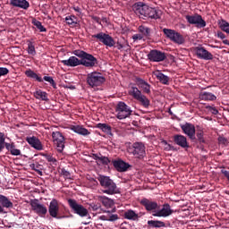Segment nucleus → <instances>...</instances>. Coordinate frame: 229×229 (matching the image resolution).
Segmentation results:
<instances>
[{
  "instance_id": "obj_1",
  "label": "nucleus",
  "mask_w": 229,
  "mask_h": 229,
  "mask_svg": "<svg viewBox=\"0 0 229 229\" xmlns=\"http://www.w3.org/2000/svg\"><path fill=\"white\" fill-rule=\"evenodd\" d=\"M132 10L140 19H160L157 9L149 7L144 2H137L132 5Z\"/></svg>"
},
{
  "instance_id": "obj_2",
  "label": "nucleus",
  "mask_w": 229,
  "mask_h": 229,
  "mask_svg": "<svg viewBox=\"0 0 229 229\" xmlns=\"http://www.w3.org/2000/svg\"><path fill=\"white\" fill-rule=\"evenodd\" d=\"M73 55L81 59V65L87 67L88 69H92V67H97L98 62V58H96L92 54H89L83 50H74Z\"/></svg>"
},
{
  "instance_id": "obj_3",
  "label": "nucleus",
  "mask_w": 229,
  "mask_h": 229,
  "mask_svg": "<svg viewBox=\"0 0 229 229\" xmlns=\"http://www.w3.org/2000/svg\"><path fill=\"white\" fill-rule=\"evenodd\" d=\"M98 180L103 189L102 192H104V194H119V188H117V184H115L110 177L99 175Z\"/></svg>"
},
{
  "instance_id": "obj_4",
  "label": "nucleus",
  "mask_w": 229,
  "mask_h": 229,
  "mask_svg": "<svg viewBox=\"0 0 229 229\" xmlns=\"http://www.w3.org/2000/svg\"><path fill=\"white\" fill-rule=\"evenodd\" d=\"M129 95H131L133 99L138 101V103L143 106V108H149V105H151L149 98L142 94V91H140L139 88L131 86L129 89Z\"/></svg>"
},
{
  "instance_id": "obj_5",
  "label": "nucleus",
  "mask_w": 229,
  "mask_h": 229,
  "mask_svg": "<svg viewBox=\"0 0 229 229\" xmlns=\"http://www.w3.org/2000/svg\"><path fill=\"white\" fill-rule=\"evenodd\" d=\"M105 81H106V79L101 72H92L87 75V83L92 89H94V87H101Z\"/></svg>"
},
{
  "instance_id": "obj_6",
  "label": "nucleus",
  "mask_w": 229,
  "mask_h": 229,
  "mask_svg": "<svg viewBox=\"0 0 229 229\" xmlns=\"http://www.w3.org/2000/svg\"><path fill=\"white\" fill-rule=\"evenodd\" d=\"M115 114L116 117L123 121V119H128L133 114V110L126 103L120 101L115 106Z\"/></svg>"
},
{
  "instance_id": "obj_7",
  "label": "nucleus",
  "mask_w": 229,
  "mask_h": 229,
  "mask_svg": "<svg viewBox=\"0 0 229 229\" xmlns=\"http://www.w3.org/2000/svg\"><path fill=\"white\" fill-rule=\"evenodd\" d=\"M68 205L73 214H76L80 217H88L89 209L84 208L83 205L78 203L74 199H68Z\"/></svg>"
},
{
  "instance_id": "obj_8",
  "label": "nucleus",
  "mask_w": 229,
  "mask_h": 229,
  "mask_svg": "<svg viewBox=\"0 0 229 229\" xmlns=\"http://www.w3.org/2000/svg\"><path fill=\"white\" fill-rule=\"evenodd\" d=\"M48 213L51 217H54V219H65V217H67V216H64L62 215V212H60V204L56 199H53L50 201Z\"/></svg>"
},
{
  "instance_id": "obj_9",
  "label": "nucleus",
  "mask_w": 229,
  "mask_h": 229,
  "mask_svg": "<svg viewBox=\"0 0 229 229\" xmlns=\"http://www.w3.org/2000/svg\"><path fill=\"white\" fill-rule=\"evenodd\" d=\"M129 153L133 155L135 158L142 160L146 157V146L142 142H134L131 148H129Z\"/></svg>"
},
{
  "instance_id": "obj_10",
  "label": "nucleus",
  "mask_w": 229,
  "mask_h": 229,
  "mask_svg": "<svg viewBox=\"0 0 229 229\" xmlns=\"http://www.w3.org/2000/svg\"><path fill=\"white\" fill-rule=\"evenodd\" d=\"M52 139L54 146L58 153H62L65 149V137L60 131H53Z\"/></svg>"
},
{
  "instance_id": "obj_11",
  "label": "nucleus",
  "mask_w": 229,
  "mask_h": 229,
  "mask_svg": "<svg viewBox=\"0 0 229 229\" xmlns=\"http://www.w3.org/2000/svg\"><path fill=\"white\" fill-rule=\"evenodd\" d=\"M163 33H165L166 38H169L172 42H174V44L182 45L185 42L183 36L174 30L164 29Z\"/></svg>"
},
{
  "instance_id": "obj_12",
  "label": "nucleus",
  "mask_w": 229,
  "mask_h": 229,
  "mask_svg": "<svg viewBox=\"0 0 229 229\" xmlns=\"http://www.w3.org/2000/svg\"><path fill=\"white\" fill-rule=\"evenodd\" d=\"M92 38H97L98 42H101L104 46L107 47H114L115 46V40L109 34L105 32H99L91 36Z\"/></svg>"
},
{
  "instance_id": "obj_13",
  "label": "nucleus",
  "mask_w": 229,
  "mask_h": 229,
  "mask_svg": "<svg viewBox=\"0 0 229 229\" xmlns=\"http://www.w3.org/2000/svg\"><path fill=\"white\" fill-rule=\"evenodd\" d=\"M30 205L31 207V210L39 216V217H45L46 214H47V207L44 204H40L38 199H31Z\"/></svg>"
},
{
  "instance_id": "obj_14",
  "label": "nucleus",
  "mask_w": 229,
  "mask_h": 229,
  "mask_svg": "<svg viewBox=\"0 0 229 229\" xmlns=\"http://www.w3.org/2000/svg\"><path fill=\"white\" fill-rule=\"evenodd\" d=\"M185 19L189 24H195L197 28H205L207 26V21L203 20V17L198 13L193 15H186Z\"/></svg>"
},
{
  "instance_id": "obj_15",
  "label": "nucleus",
  "mask_w": 229,
  "mask_h": 229,
  "mask_svg": "<svg viewBox=\"0 0 229 229\" xmlns=\"http://www.w3.org/2000/svg\"><path fill=\"white\" fill-rule=\"evenodd\" d=\"M140 203V205H142V207H144L147 212H156L157 210H158V208H160L157 201H153L146 198L141 199Z\"/></svg>"
},
{
  "instance_id": "obj_16",
  "label": "nucleus",
  "mask_w": 229,
  "mask_h": 229,
  "mask_svg": "<svg viewBox=\"0 0 229 229\" xmlns=\"http://www.w3.org/2000/svg\"><path fill=\"white\" fill-rule=\"evenodd\" d=\"M195 55L199 60H214V55L206 50L204 47H196Z\"/></svg>"
},
{
  "instance_id": "obj_17",
  "label": "nucleus",
  "mask_w": 229,
  "mask_h": 229,
  "mask_svg": "<svg viewBox=\"0 0 229 229\" xmlns=\"http://www.w3.org/2000/svg\"><path fill=\"white\" fill-rule=\"evenodd\" d=\"M148 58L150 62H164L167 56L165 52L154 49L148 54Z\"/></svg>"
},
{
  "instance_id": "obj_18",
  "label": "nucleus",
  "mask_w": 229,
  "mask_h": 229,
  "mask_svg": "<svg viewBox=\"0 0 229 229\" xmlns=\"http://www.w3.org/2000/svg\"><path fill=\"white\" fill-rule=\"evenodd\" d=\"M181 129L182 130L183 133L185 135H188V137L194 140L196 139V127L192 123H186L183 125H181Z\"/></svg>"
},
{
  "instance_id": "obj_19",
  "label": "nucleus",
  "mask_w": 229,
  "mask_h": 229,
  "mask_svg": "<svg viewBox=\"0 0 229 229\" xmlns=\"http://www.w3.org/2000/svg\"><path fill=\"white\" fill-rule=\"evenodd\" d=\"M135 83L143 92V94H151V85L148 81H144L140 77L135 78Z\"/></svg>"
},
{
  "instance_id": "obj_20",
  "label": "nucleus",
  "mask_w": 229,
  "mask_h": 229,
  "mask_svg": "<svg viewBox=\"0 0 229 229\" xmlns=\"http://www.w3.org/2000/svg\"><path fill=\"white\" fill-rule=\"evenodd\" d=\"M173 214V209L169 204L163 205V208L160 210H157L156 213H153L154 217H169Z\"/></svg>"
},
{
  "instance_id": "obj_21",
  "label": "nucleus",
  "mask_w": 229,
  "mask_h": 229,
  "mask_svg": "<svg viewBox=\"0 0 229 229\" xmlns=\"http://www.w3.org/2000/svg\"><path fill=\"white\" fill-rule=\"evenodd\" d=\"M25 140L34 149H37L38 151H42L44 149V145H42V141L38 140V138L32 136V137H27Z\"/></svg>"
},
{
  "instance_id": "obj_22",
  "label": "nucleus",
  "mask_w": 229,
  "mask_h": 229,
  "mask_svg": "<svg viewBox=\"0 0 229 229\" xmlns=\"http://www.w3.org/2000/svg\"><path fill=\"white\" fill-rule=\"evenodd\" d=\"M112 164H113L114 169H116V171H118L119 173H124V172L128 171V169H130V167H131V165H130V164L123 161V159L113 160Z\"/></svg>"
},
{
  "instance_id": "obj_23",
  "label": "nucleus",
  "mask_w": 229,
  "mask_h": 229,
  "mask_svg": "<svg viewBox=\"0 0 229 229\" xmlns=\"http://www.w3.org/2000/svg\"><path fill=\"white\" fill-rule=\"evenodd\" d=\"M174 142L177 146H180L182 148V149H189L191 146L189 145V142L187 141V138L182 134H177L174 136Z\"/></svg>"
},
{
  "instance_id": "obj_24",
  "label": "nucleus",
  "mask_w": 229,
  "mask_h": 229,
  "mask_svg": "<svg viewBox=\"0 0 229 229\" xmlns=\"http://www.w3.org/2000/svg\"><path fill=\"white\" fill-rule=\"evenodd\" d=\"M61 64L66 67H78V65H81V59L76 56H70L68 60H62Z\"/></svg>"
},
{
  "instance_id": "obj_25",
  "label": "nucleus",
  "mask_w": 229,
  "mask_h": 229,
  "mask_svg": "<svg viewBox=\"0 0 229 229\" xmlns=\"http://www.w3.org/2000/svg\"><path fill=\"white\" fill-rule=\"evenodd\" d=\"M11 6L14 8H21V10H28L30 8V2L27 0H10Z\"/></svg>"
},
{
  "instance_id": "obj_26",
  "label": "nucleus",
  "mask_w": 229,
  "mask_h": 229,
  "mask_svg": "<svg viewBox=\"0 0 229 229\" xmlns=\"http://www.w3.org/2000/svg\"><path fill=\"white\" fill-rule=\"evenodd\" d=\"M154 75L156 76L157 80H158L159 83H162V85H169V81H171V77L164 74L158 70L154 72Z\"/></svg>"
},
{
  "instance_id": "obj_27",
  "label": "nucleus",
  "mask_w": 229,
  "mask_h": 229,
  "mask_svg": "<svg viewBox=\"0 0 229 229\" xmlns=\"http://www.w3.org/2000/svg\"><path fill=\"white\" fill-rule=\"evenodd\" d=\"M72 131H74V133H78L79 135H83L86 137L87 135H90V131H89L85 127L81 125H72L71 126Z\"/></svg>"
},
{
  "instance_id": "obj_28",
  "label": "nucleus",
  "mask_w": 229,
  "mask_h": 229,
  "mask_svg": "<svg viewBox=\"0 0 229 229\" xmlns=\"http://www.w3.org/2000/svg\"><path fill=\"white\" fill-rule=\"evenodd\" d=\"M25 75L27 76V78H31L32 80H35L36 81H38L39 83H42V81H44V80L42 79V76H40V74L35 72L31 69L27 70L25 72Z\"/></svg>"
},
{
  "instance_id": "obj_29",
  "label": "nucleus",
  "mask_w": 229,
  "mask_h": 229,
  "mask_svg": "<svg viewBox=\"0 0 229 229\" xmlns=\"http://www.w3.org/2000/svg\"><path fill=\"white\" fill-rule=\"evenodd\" d=\"M36 99H40L41 101H49L47 98V92L42 91V89H38L33 93Z\"/></svg>"
},
{
  "instance_id": "obj_30",
  "label": "nucleus",
  "mask_w": 229,
  "mask_h": 229,
  "mask_svg": "<svg viewBox=\"0 0 229 229\" xmlns=\"http://www.w3.org/2000/svg\"><path fill=\"white\" fill-rule=\"evenodd\" d=\"M98 201H101L102 205L106 208H112V207H114V200L106 196H99Z\"/></svg>"
},
{
  "instance_id": "obj_31",
  "label": "nucleus",
  "mask_w": 229,
  "mask_h": 229,
  "mask_svg": "<svg viewBox=\"0 0 229 229\" xmlns=\"http://www.w3.org/2000/svg\"><path fill=\"white\" fill-rule=\"evenodd\" d=\"M0 203L4 208H13V203L4 195L0 194Z\"/></svg>"
},
{
  "instance_id": "obj_32",
  "label": "nucleus",
  "mask_w": 229,
  "mask_h": 229,
  "mask_svg": "<svg viewBox=\"0 0 229 229\" xmlns=\"http://www.w3.org/2000/svg\"><path fill=\"white\" fill-rule=\"evenodd\" d=\"M124 217L130 221H139V214L135 213V211L131 209L124 212Z\"/></svg>"
},
{
  "instance_id": "obj_33",
  "label": "nucleus",
  "mask_w": 229,
  "mask_h": 229,
  "mask_svg": "<svg viewBox=\"0 0 229 229\" xmlns=\"http://www.w3.org/2000/svg\"><path fill=\"white\" fill-rule=\"evenodd\" d=\"M147 224L150 228H164L165 226V223L160 220H148Z\"/></svg>"
},
{
  "instance_id": "obj_34",
  "label": "nucleus",
  "mask_w": 229,
  "mask_h": 229,
  "mask_svg": "<svg viewBox=\"0 0 229 229\" xmlns=\"http://www.w3.org/2000/svg\"><path fill=\"white\" fill-rule=\"evenodd\" d=\"M200 99L203 101H216L217 97L210 92L204 91L200 94Z\"/></svg>"
},
{
  "instance_id": "obj_35",
  "label": "nucleus",
  "mask_w": 229,
  "mask_h": 229,
  "mask_svg": "<svg viewBox=\"0 0 229 229\" xmlns=\"http://www.w3.org/2000/svg\"><path fill=\"white\" fill-rule=\"evenodd\" d=\"M30 168L32 169V171H35L36 173H38L39 176H44V174L42 173V170L44 169V165L36 162L34 164H30Z\"/></svg>"
},
{
  "instance_id": "obj_36",
  "label": "nucleus",
  "mask_w": 229,
  "mask_h": 229,
  "mask_svg": "<svg viewBox=\"0 0 229 229\" xmlns=\"http://www.w3.org/2000/svg\"><path fill=\"white\" fill-rule=\"evenodd\" d=\"M138 31H140V33H141V35H143V37H145L146 38H148V37H149V35H151V29L141 25L138 28Z\"/></svg>"
},
{
  "instance_id": "obj_37",
  "label": "nucleus",
  "mask_w": 229,
  "mask_h": 229,
  "mask_svg": "<svg viewBox=\"0 0 229 229\" xmlns=\"http://www.w3.org/2000/svg\"><path fill=\"white\" fill-rule=\"evenodd\" d=\"M27 43H28L27 53L29 55H31V56H35V55H37V50H35V44L30 40H28Z\"/></svg>"
},
{
  "instance_id": "obj_38",
  "label": "nucleus",
  "mask_w": 229,
  "mask_h": 229,
  "mask_svg": "<svg viewBox=\"0 0 229 229\" xmlns=\"http://www.w3.org/2000/svg\"><path fill=\"white\" fill-rule=\"evenodd\" d=\"M32 24L36 26V28H38L41 33H46V31H47L46 27L42 26V22H40L35 18L32 19Z\"/></svg>"
},
{
  "instance_id": "obj_39",
  "label": "nucleus",
  "mask_w": 229,
  "mask_h": 229,
  "mask_svg": "<svg viewBox=\"0 0 229 229\" xmlns=\"http://www.w3.org/2000/svg\"><path fill=\"white\" fill-rule=\"evenodd\" d=\"M97 128L102 130L105 133H110L112 131V127L106 123H98Z\"/></svg>"
},
{
  "instance_id": "obj_40",
  "label": "nucleus",
  "mask_w": 229,
  "mask_h": 229,
  "mask_svg": "<svg viewBox=\"0 0 229 229\" xmlns=\"http://www.w3.org/2000/svg\"><path fill=\"white\" fill-rule=\"evenodd\" d=\"M219 28L222 30V31H225L229 35V23L228 21L222 20L221 22H219Z\"/></svg>"
},
{
  "instance_id": "obj_41",
  "label": "nucleus",
  "mask_w": 229,
  "mask_h": 229,
  "mask_svg": "<svg viewBox=\"0 0 229 229\" xmlns=\"http://www.w3.org/2000/svg\"><path fill=\"white\" fill-rule=\"evenodd\" d=\"M101 219L103 221H117V219H119V216L117 215L102 216Z\"/></svg>"
},
{
  "instance_id": "obj_42",
  "label": "nucleus",
  "mask_w": 229,
  "mask_h": 229,
  "mask_svg": "<svg viewBox=\"0 0 229 229\" xmlns=\"http://www.w3.org/2000/svg\"><path fill=\"white\" fill-rule=\"evenodd\" d=\"M5 138H4V132H0V153L5 148Z\"/></svg>"
},
{
  "instance_id": "obj_43",
  "label": "nucleus",
  "mask_w": 229,
  "mask_h": 229,
  "mask_svg": "<svg viewBox=\"0 0 229 229\" xmlns=\"http://www.w3.org/2000/svg\"><path fill=\"white\" fill-rule=\"evenodd\" d=\"M43 80L45 81H47L48 83H50V85H51V87H53V89H56V82H55V80H53V77L45 76L43 78Z\"/></svg>"
},
{
  "instance_id": "obj_44",
  "label": "nucleus",
  "mask_w": 229,
  "mask_h": 229,
  "mask_svg": "<svg viewBox=\"0 0 229 229\" xmlns=\"http://www.w3.org/2000/svg\"><path fill=\"white\" fill-rule=\"evenodd\" d=\"M43 157H45L47 162H51L52 164H56V158H55L53 156L49 154H44Z\"/></svg>"
},
{
  "instance_id": "obj_45",
  "label": "nucleus",
  "mask_w": 229,
  "mask_h": 229,
  "mask_svg": "<svg viewBox=\"0 0 229 229\" xmlns=\"http://www.w3.org/2000/svg\"><path fill=\"white\" fill-rule=\"evenodd\" d=\"M197 139L199 142V144H205V138H203V132L202 131H199L197 132Z\"/></svg>"
},
{
  "instance_id": "obj_46",
  "label": "nucleus",
  "mask_w": 229,
  "mask_h": 229,
  "mask_svg": "<svg viewBox=\"0 0 229 229\" xmlns=\"http://www.w3.org/2000/svg\"><path fill=\"white\" fill-rule=\"evenodd\" d=\"M103 165H108L110 164V159L105 156L100 157V161Z\"/></svg>"
},
{
  "instance_id": "obj_47",
  "label": "nucleus",
  "mask_w": 229,
  "mask_h": 229,
  "mask_svg": "<svg viewBox=\"0 0 229 229\" xmlns=\"http://www.w3.org/2000/svg\"><path fill=\"white\" fill-rule=\"evenodd\" d=\"M61 174L62 176H64V178H67V179L71 178V172L65 170V168L61 169Z\"/></svg>"
},
{
  "instance_id": "obj_48",
  "label": "nucleus",
  "mask_w": 229,
  "mask_h": 229,
  "mask_svg": "<svg viewBox=\"0 0 229 229\" xmlns=\"http://www.w3.org/2000/svg\"><path fill=\"white\" fill-rule=\"evenodd\" d=\"M8 72H10V70H8V68L0 67V78L2 76H6V74H8Z\"/></svg>"
},
{
  "instance_id": "obj_49",
  "label": "nucleus",
  "mask_w": 229,
  "mask_h": 229,
  "mask_svg": "<svg viewBox=\"0 0 229 229\" xmlns=\"http://www.w3.org/2000/svg\"><path fill=\"white\" fill-rule=\"evenodd\" d=\"M218 143L226 146L228 144V140L223 136L218 137Z\"/></svg>"
},
{
  "instance_id": "obj_50",
  "label": "nucleus",
  "mask_w": 229,
  "mask_h": 229,
  "mask_svg": "<svg viewBox=\"0 0 229 229\" xmlns=\"http://www.w3.org/2000/svg\"><path fill=\"white\" fill-rule=\"evenodd\" d=\"M11 155H13V157H19L21 155V149H17V148H13L10 151Z\"/></svg>"
},
{
  "instance_id": "obj_51",
  "label": "nucleus",
  "mask_w": 229,
  "mask_h": 229,
  "mask_svg": "<svg viewBox=\"0 0 229 229\" xmlns=\"http://www.w3.org/2000/svg\"><path fill=\"white\" fill-rule=\"evenodd\" d=\"M142 38H144L142 34H134L132 36V40H134V42H137V40H142Z\"/></svg>"
},
{
  "instance_id": "obj_52",
  "label": "nucleus",
  "mask_w": 229,
  "mask_h": 229,
  "mask_svg": "<svg viewBox=\"0 0 229 229\" xmlns=\"http://www.w3.org/2000/svg\"><path fill=\"white\" fill-rule=\"evenodd\" d=\"M15 148V143H5V148L7 149V151H13V149H14Z\"/></svg>"
},
{
  "instance_id": "obj_53",
  "label": "nucleus",
  "mask_w": 229,
  "mask_h": 229,
  "mask_svg": "<svg viewBox=\"0 0 229 229\" xmlns=\"http://www.w3.org/2000/svg\"><path fill=\"white\" fill-rule=\"evenodd\" d=\"M116 47L117 49H119V51H121V49H123V47H130V45L128 44V42H126V46L121 44L120 42H117Z\"/></svg>"
},
{
  "instance_id": "obj_54",
  "label": "nucleus",
  "mask_w": 229,
  "mask_h": 229,
  "mask_svg": "<svg viewBox=\"0 0 229 229\" xmlns=\"http://www.w3.org/2000/svg\"><path fill=\"white\" fill-rule=\"evenodd\" d=\"M216 37L218 38H221L222 40H225V38H226V35H225V33H223L219 30L216 32Z\"/></svg>"
},
{
  "instance_id": "obj_55",
  "label": "nucleus",
  "mask_w": 229,
  "mask_h": 229,
  "mask_svg": "<svg viewBox=\"0 0 229 229\" xmlns=\"http://www.w3.org/2000/svg\"><path fill=\"white\" fill-rule=\"evenodd\" d=\"M92 21H94V22H97V24H100L101 25V18H99L98 16H91Z\"/></svg>"
},
{
  "instance_id": "obj_56",
  "label": "nucleus",
  "mask_w": 229,
  "mask_h": 229,
  "mask_svg": "<svg viewBox=\"0 0 229 229\" xmlns=\"http://www.w3.org/2000/svg\"><path fill=\"white\" fill-rule=\"evenodd\" d=\"M65 21L67 22V24H74V20H72V18L71 16H66L65 17Z\"/></svg>"
},
{
  "instance_id": "obj_57",
  "label": "nucleus",
  "mask_w": 229,
  "mask_h": 229,
  "mask_svg": "<svg viewBox=\"0 0 229 229\" xmlns=\"http://www.w3.org/2000/svg\"><path fill=\"white\" fill-rule=\"evenodd\" d=\"M211 113L214 114V115H217L219 114V111H217V109H216L215 107H212Z\"/></svg>"
},
{
  "instance_id": "obj_58",
  "label": "nucleus",
  "mask_w": 229,
  "mask_h": 229,
  "mask_svg": "<svg viewBox=\"0 0 229 229\" xmlns=\"http://www.w3.org/2000/svg\"><path fill=\"white\" fill-rule=\"evenodd\" d=\"M91 208H92V210H94V211L99 210V206L97 205V204H93V205H91Z\"/></svg>"
},
{
  "instance_id": "obj_59",
  "label": "nucleus",
  "mask_w": 229,
  "mask_h": 229,
  "mask_svg": "<svg viewBox=\"0 0 229 229\" xmlns=\"http://www.w3.org/2000/svg\"><path fill=\"white\" fill-rule=\"evenodd\" d=\"M93 158H94V160H98V161H100L101 159V157H99V155H98V154H93Z\"/></svg>"
},
{
  "instance_id": "obj_60",
  "label": "nucleus",
  "mask_w": 229,
  "mask_h": 229,
  "mask_svg": "<svg viewBox=\"0 0 229 229\" xmlns=\"http://www.w3.org/2000/svg\"><path fill=\"white\" fill-rule=\"evenodd\" d=\"M223 44H225V46H229V41H228V39H224V40H223Z\"/></svg>"
},
{
  "instance_id": "obj_61",
  "label": "nucleus",
  "mask_w": 229,
  "mask_h": 229,
  "mask_svg": "<svg viewBox=\"0 0 229 229\" xmlns=\"http://www.w3.org/2000/svg\"><path fill=\"white\" fill-rule=\"evenodd\" d=\"M3 212H4V208L0 205V214H3Z\"/></svg>"
},
{
  "instance_id": "obj_62",
  "label": "nucleus",
  "mask_w": 229,
  "mask_h": 229,
  "mask_svg": "<svg viewBox=\"0 0 229 229\" xmlns=\"http://www.w3.org/2000/svg\"><path fill=\"white\" fill-rule=\"evenodd\" d=\"M74 10H75V12H80V8L79 7H75Z\"/></svg>"
},
{
  "instance_id": "obj_63",
  "label": "nucleus",
  "mask_w": 229,
  "mask_h": 229,
  "mask_svg": "<svg viewBox=\"0 0 229 229\" xmlns=\"http://www.w3.org/2000/svg\"><path fill=\"white\" fill-rule=\"evenodd\" d=\"M168 114H170V115H173V111H171V109H169Z\"/></svg>"
},
{
  "instance_id": "obj_64",
  "label": "nucleus",
  "mask_w": 229,
  "mask_h": 229,
  "mask_svg": "<svg viewBox=\"0 0 229 229\" xmlns=\"http://www.w3.org/2000/svg\"><path fill=\"white\" fill-rule=\"evenodd\" d=\"M104 22H106V18H103Z\"/></svg>"
}]
</instances>
